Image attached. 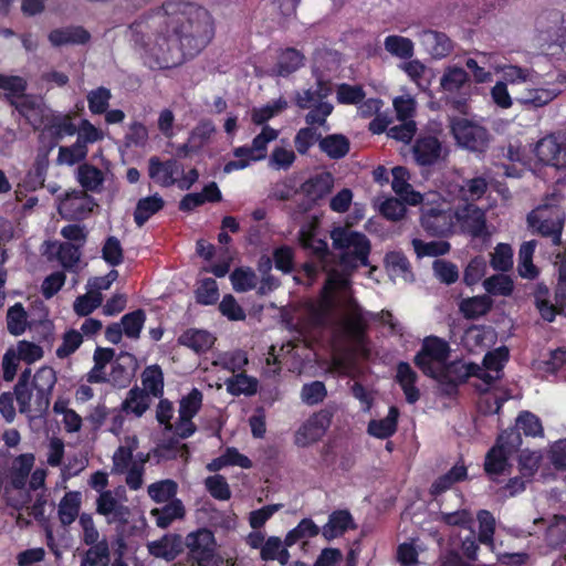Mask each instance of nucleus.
<instances>
[{
	"label": "nucleus",
	"mask_w": 566,
	"mask_h": 566,
	"mask_svg": "<svg viewBox=\"0 0 566 566\" xmlns=\"http://www.w3.org/2000/svg\"><path fill=\"white\" fill-rule=\"evenodd\" d=\"M150 70H170L193 60L212 42L216 24L203 7L166 0L129 25Z\"/></svg>",
	"instance_id": "f257e3e1"
},
{
	"label": "nucleus",
	"mask_w": 566,
	"mask_h": 566,
	"mask_svg": "<svg viewBox=\"0 0 566 566\" xmlns=\"http://www.w3.org/2000/svg\"><path fill=\"white\" fill-rule=\"evenodd\" d=\"M331 239L334 249L343 251L339 262L344 268L357 269L358 265H369L371 244L366 234L337 227L331 231Z\"/></svg>",
	"instance_id": "f03ea898"
},
{
	"label": "nucleus",
	"mask_w": 566,
	"mask_h": 566,
	"mask_svg": "<svg viewBox=\"0 0 566 566\" xmlns=\"http://www.w3.org/2000/svg\"><path fill=\"white\" fill-rule=\"evenodd\" d=\"M187 548L186 562L189 566H221L222 557L218 553L214 533L200 527L185 537Z\"/></svg>",
	"instance_id": "7ed1b4c3"
},
{
	"label": "nucleus",
	"mask_w": 566,
	"mask_h": 566,
	"mask_svg": "<svg viewBox=\"0 0 566 566\" xmlns=\"http://www.w3.org/2000/svg\"><path fill=\"white\" fill-rule=\"evenodd\" d=\"M440 87L451 96L452 107L460 113H465L468 102L472 95V82L469 73L457 65L444 69L440 78Z\"/></svg>",
	"instance_id": "20e7f679"
},
{
	"label": "nucleus",
	"mask_w": 566,
	"mask_h": 566,
	"mask_svg": "<svg viewBox=\"0 0 566 566\" xmlns=\"http://www.w3.org/2000/svg\"><path fill=\"white\" fill-rule=\"evenodd\" d=\"M527 224L533 233L549 239L553 245H563L562 233L565 214L558 210H533L527 214Z\"/></svg>",
	"instance_id": "39448f33"
},
{
	"label": "nucleus",
	"mask_w": 566,
	"mask_h": 566,
	"mask_svg": "<svg viewBox=\"0 0 566 566\" xmlns=\"http://www.w3.org/2000/svg\"><path fill=\"white\" fill-rule=\"evenodd\" d=\"M450 346L447 340L438 336H428L423 339L420 350L413 358L415 365L427 376L436 377L437 369L433 363L444 364L450 356Z\"/></svg>",
	"instance_id": "423d86ee"
},
{
	"label": "nucleus",
	"mask_w": 566,
	"mask_h": 566,
	"mask_svg": "<svg viewBox=\"0 0 566 566\" xmlns=\"http://www.w3.org/2000/svg\"><path fill=\"white\" fill-rule=\"evenodd\" d=\"M451 129L460 146L478 153H484L486 150L490 134L483 126L465 118H460L452 123Z\"/></svg>",
	"instance_id": "0eeeda50"
},
{
	"label": "nucleus",
	"mask_w": 566,
	"mask_h": 566,
	"mask_svg": "<svg viewBox=\"0 0 566 566\" xmlns=\"http://www.w3.org/2000/svg\"><path fill=\"white\" fill-rule=\"evenodd\" d=\"M537 160L557 169L566 168V138L559 134H549L541 138L534 148Z\"/></svg>",
	"instance_id": "6e6552de"
},
{
	"label": "nucleus",
	"mask_w": 566,
	"mask_h": 566,
	"mask_svg": "<svg viewBox=\"0 0 566 566\" xmlns=\"http://www.w3.org/2000/svg\"><path fill=\"white\" fill-rule=\"evenodd\" d=\"M334 177L329 171L315 174L306 179L300 187L301 192L306 197L298 209L302 212L312 210L322 199L332 192Z\"/></svg>",
	"instance_id": "1a4fd4ad"
},
{
	"label": "nucleus",
	"mask_w": 566,
	"mask_h": 566,
	"mask_svg": "<svg viewBox=\"0 0 566 566\" xmlns=\"http://www.w3.org/2000/svg\"><path fill=\"white\" fill-rule=\"evenodd\" d=\"M333 415L322 409L311 416L296 431L295 444L305 448L318 441L329 428Z\"/></svg>",
	"instance_id": "9d476101"
},
{
	"label": "nucleus",
	"mask_w": 566,
	"mask_h": 566,
	"mask_svg": "<svg viewBox=\"0 0 566 566\" xmlns=\"http://www.w3.org/2000/svg\"><path fill=\"white\" fill-rule=\"evenodd\" d=\"M56 380V373L50 366H43L34 374L31 385L36 391L34 409L39 416H43L48 412Z\"/></svg>",
	"instance_id": "9b49d317"
},
{
	"label": "nucleus",
	"mask_w": 566,
	"mask_h": 566,
	"mask_svg": "<svg viewBox=\"0 0 566 566\" xmlns=\"http://www.w3.org/2000/svg\"><path fill=\"white\" fill-rule=\"evenodd\" d=\"M34 463L35 455L31 452L14 457L6 471V490L8 491L9 488H11L13 490L24 491Z\"/></svg>",
	"instance_id": "f8f14e48"
},
{
	"label": "nucleus",
	"mask_w": 566,
	"mask_h": 566,
	"mask_svg": "<svg viewBox=\"0 0 566 566\" xmlns=\"http://www.w3.org/2000/svg\"><path fill=\"white\" fill-rule=\"evenodd\" d=\"M546 20L557 24L556 28H547L539 31V39L543 46L546 45L547 51L555 55L563 52L566 55V19L559 12L552 11L547 14Z\"/></svg>",
	"instance_id": "ddd939ff"
},
{
	"label": "nucleus",
	"mask_w": 566,
	"mask_h": 566,
	"mask_svg": "<svg viewBox=\"0 0 566 566\" xmlns=\"http://www.w3.org/2000/svg\"><path fill=\"white\" fill-rule=\"evenodd\" d=\"M391 188L402 201L410 206H418L422 202V195L416 191L409 184L410 174L406 167H394L391 170Z\"/></svg>",
	"instance_id": "4468645a"
},
{
	"label": "nucleus",
	"mask_w": 566,
	"mask_h": 566,
	"mask_svg": "<svg viewBox=\"0 0 566 566\" xmlns=\"http://www.w3.org/2000/svg\"><path fill=\"white\" fill-rule=\"evenodd\" d=\"M179 165L176 159L160 160L153 156L148 160V175L156 184L168 188L176 184L175 175L179 171Z\"/></svg>",
	"instance_id": "2eb2a0df"
},
{
	"label": "nucleus",
	"mask_w": 566,
	"mask_h": 566,
	"mask_svg": "<svg viewBox=\"0 0 566 566\" xmlns=\"http://www.w3.org/2000/svg\"><path fill=\"white\" fill-rule=\"evenodd\" d=\"M423 230L431 237H447L452 232V218L449 212L430 209L420 218Z\"/></svg>",
	"instance_id": "dca6fc26"
},
{
	"label": "nucleus",
	"mask_w": 566,
	"mask_h": 566,
	"mask_svg": "<svg viewBox=\"0 0 566 566\" xmlns=\"http://www.w3.org/2000/svg\"><path fill=\"white\" fill-rule=\"evenodd\" d=\"M412 153L418 165L431 166L440 158L441 143L434 136L419 137L413 144Z\"/></svg>",
	"instance_id": "f3484780"
},
{
	"label": "nucleus",
	"mask_w": 566,
	"mask_h": 566,
	"mask_svg": "<svg viewBox=\"0 0 566 566\" xmlns=\"http://www.w3.org/2000/svg\"><path fill=\"white\" fill-rule=\"evenodd\" d=\"M418 380L417 373L407 361H399L396 367L395 381L400 386L406 401L410 405L416 403L420 399V390L416 386Z\"/></svg>",
	"instance_id": "a211bd4d"
},
{
	"label": "nucleus",
	"mask_w": 566,
	"mask_h": 566,
	"mask_svg": "<svg viewBox=\"0 0 566 566\" xmlns=\"http://www.w3.org/2000/svg\"><path fill=\"white\" fill-rule=\"evenodd\" d=\"M356 524L349 511L337 510L331 513L322 534L327 541L343 536L348 530H355Z\"/></svg>",
	"instance_id": "6ab92c4d"
},
{
	"label": "nucleus",
	"mask_w": 566,
	"mask_h": 566,
	"mask_svg": "<svg viewBox=\"0 0 566 566\" xmlns=\"http://www.w3.org/2000/svg\"><path fill=\"white\" fill-rule=\"evenodd\" d=\"M48 38L53 46L86 44L91 40V33L81 25H70L52 30Z\"/></svg>",
	"instance_id": "aec40b11"
},
{
	"label": "nucleus",
	"mask_w": 566,
	"mask_h": 566,
	"mask_svg": "<svg viewBox=\"0 0 566 566\" xmlns=\"http://www.w3.org/2000/svg\"><path fill=\"white\" fill-rule=\"evenodd\" d=\"M177 342L179 345L185 346L197 354H202L211 349L216 338L207 331L188 328L179 335Z\"/></svg>",
	"instance_id": "412c9836"
},
{
	"label": "nucleus",
	"mask_w": 566,
	"mask_h": 566,
	"mask_svg": "<svg viewBox=\"0 0 566 566\" xmlns=\"http://www.w3.org/2000/svg\"><path fill=\"white\" fill-rule=\"evenodd\" d=\"M305 63V55L295 48H285L279 53L277 62L275 64V72L279 76L286 77Z\"/></svg>",
	"instance_id": "4be33fe9"
},
{
	"label": "nucleus",
	"mask_w": 566,
	"mask_h": 566,
	"mask_svg": "<svg viewBox=\"0 0 566 566\" xmlns=\"http://www.w3.org/2000/svg\"><path fill=\"white\" fill-rule=\"evenodd\" d=\"M399 409L391 406L388 415L379 420H370L367 431L370 436L378 439H388L394 436L398 428Z\"/></svg>",
	"instance_id": "5701e85b"
},
{
	"label": "nucleus",
	"mask_w": 566,
	"mask_h": 566,
	"mask_svg": "<svg viewBox=\"0 0 566 566\" xmlns=\"http://www.w3.org/2000/svg\"><path fill=\"white\" fill-rule=\"evenodd\" d=\"M185 506L179 499H175L163 507H156L150 511V515L155 518L156 525L160 528H167L176 520L185 516Z\"/></svg>",
	"instance_id": "b1692460"
},
{
	"label": "nucleus",
	"mask_w": 566,
	"mask_h": 566,
	"mask_svg": "<svg viewBox=\"0 0 566 566\" xmlns=\"http://www.w3.org/2000/svg\"><path fill=\"white\" fill-rule=\"evenodd\" d=\"M165 207L164 199L155 193L137 201L134 210V221L137 227H143L154 214Z\"/></svg>",
	"instance_id": "393cba45"
},
{
	"label": "nucleus",
	"mask_w": 566,
	"mask_h": 566,
	"mask_svg": "<svg viewBox=\"0 0 566 566\" xmlns=\"http://www.w3.org/2000/svg\"><path fill=\"white\" fill-rule=\"evenodd\" d=\"M45 479L46 471L44 469L38 468L34 471H31L27 484L29 486V490H24V493L21 494L19 497H7V505L17 511L22 510L31 501L30 491H36L39 489L44 488Z\"/></svg>",
	"instance_id": "a878e982"
},
{
	"label": "nucleus",
	"mask_w": 566,
	"mask_h": 566,
	"mask_svg": "<svg viewBox=\"0 0 566 566\" xmlns=\"http://www.w3.org/2000/svg\"><path fill=\"white\" fill-rule=\"evenodd\" d=\"M226 386L227 391L234 397H239L241 395L253 396L258 392L259 380L255 377L241 371L228 378L226 380Z\"/></svg>",
	"instance_id": "bb28decb"
},
{
	"label": "nucleus",
	"mask_w": 566,
	"mask_h": 566,
	"mask_svg": "<svg viewBox=\"0 0 566 566\" xmlns=\"http://www.w3.org/2000/svg\"><path fill=\"white\" fill-rule=\"evenodd\" d=\"M150 406V398L145 390L135 386L128 390L126 398L122 402V411L126 415L142 417Z\"/></svg>",
	"instance_id": "cd10ccee"
},
{
	"label": "nucleus",
	"mask_w": 566,
	"mask_h": 566,
	"mask_svg": "<svg viewBox=\"0 0 566 566\" xmlns=\"http://www.w3.org/2000/svg\"><path fill=\"white\" fill-rule=\"evenodd\" d=\"M368 323L359 307L344 322L345 335L356 344H364L367 338Z\"/></svg>",
	"instance_id": "c85d7f7f"
},
{
	"label": "nucleus",
	"mask_w": 566,
	"mask_h": 566,
	"mask_svg": "<svg viewBox=\"0 0 566 566\" xmlns=\"http://www.w3.org/2000/svg\"><path fill=\"white\" fill-rule=\"evenodd\" d=\"M424 43L434 59L448 56L453 51L451 39L443 32L428 30L423 33Z\"/></svg>",
	"instance_id": "c756f323"
},
{
	"label": "nucleus",
	"mask_w": 566,
	"mask_h": 566,
	"mask_svg": "<svg viewBox=\"0 0 566 566\" xmlns=\"http://www.w3.org/2000/svg\"><path fill=\"white\" fill-rule=\"evenodd\" d=\"M319 149L331 159H340L349 153L350 143L345 135L331 134L321 138Z\"/></svg>",
	"instance_id": "7c9ffc66"
},
{
	"label": "nucleus",
	"mask_w": 566,
	"mask_h": 566,
	"mask_svg": "<svg viewBox=\"0 0 566 566\" xmlns=\"http://www.w3.org/2000/svg\"><path fill=\"white\" fill-rule=\"evenodd\" d=\"M81 509V493L70 491L61 499L57 515L63 526L71 525L78 516Z\"/></svg>",
	"instance_id": "2f4dec72"
},
{
	"label": "nucleus",
	"mask_w": 566,
	"mask_h": 566,
	"mask_svg": "<svg viewBox=\"0 0 566 566\" xmlns=\"http://www.w3.org/2000/svg\"><path fill=\"white\" fill-rule=\"evenodd\" d=\"M512 454L502 449L500 444H494L485 454L484 471L494 480V476L503 474L509 465V458Z\"/></svg>",
	"instance_id": "473e14b6"
},
{
	"label": "nucleus",
	"mask_w": 566,
	"mask_h": 566,
	"mask_svg": "<svg viewBox=\"0 0 566 566\" xmlns=\"http://www.w3.org/2000/svg\"><path fill=\"white\" fill-rule=\"evenodd\" d=\"M96 512L103 516L113 515L114 521H123L128 514V509L120 504L111 491H102L96 501Z\"/></svg>",
	"instance_id": "72a5a7b5"
},
{
	"label": "nucleus",
	"mask_w": 566,
	"mask_h": 566,
	"mask_svg": "<svg viewBox=\"0 0 566 566\" xmlns=\"http://www.w3.org/2000/svg\"><path fill=\"white\" fill-rule=\"evenodd\" d=\"M142 384L149 396L161 398L164 395V373L159 365L147 366L142 374Z\"/></svg>",
	"instance_id": "f704fd0d"
},
{
	"label": "nucleus",
	"mask_w": 566,
	"mask_h": 566,
	"mask_svg": "<svg viewBox=\"0 0 566 566\" xmlns=\"http://www.w3.org/2000/svg\"><path fill=\"white\" fill-rule=\"evenodd\" d=\"M385 266L391 277H412L411 266L408 258L400 251H391L385 255Z\"/></svg>",
	"instance_id": "c9c22d12"
},
{
	"label": "nucleus",
	"mask_w": 566,
	"mask_h": 566,
	"mask_svg": "<svg viewBox=\"0 0 566 566\" xmlns=\"http://www.w3.org/2000/svg\"><path fill=\"white\" fill-rule=\"evenodd\" d=\"M492 331L484 325H472L468 327L462 337V344L469 352L488 346Z\"/></svg>",
	"instance_id": "e433bc0d"
},
{
	"label": "nucleus",
	"mask_w": 566,
	"mask_h": 566,
	"mask_svg": "<svg viewBox=\"0 0 566 566\" xmlns=\"http://www.w3.org/2000/svg\"><path fill=\"white\" fill-rule=\"evenodd\" d=\"M555 265L558 271L555 301L560 312L566 315V245L555 254Z\"/></svg>",
	"instance_id": "4c0bfd02"
},
{
	"label": "nucleus",
	"mask_w": 566,
	"mask_h": 566,
	"mask_svg": "<svg viewBox=\"0 0 566 566\" xmlns=\"http://www.w3.org/2000/svg\"><path fill=\"white\" fill-rule=\"evenodd\" d=\"M492 306L491 300L486 296H473L460 302L459 308L468 319H475L485 315Z\"/></svg>",
	"instance_id": "58836bf2"
},
{
	"label": "nucleus",
	"mask_w": 566,
	"mask_h": 566,
	"mask_svg": "<svg viewBox=\"0 0 566 566\" xmlns=\"http://www.w3.org/2000/svg\"><path fill=\"white\" fill-rule=\"evenodd\" d=\"M80 185L88 191H98L104 182L103 171L90 164H83L77 169Z\"/></svg>",
	"instance_id": "ea45409f"
},
{
	"label": "nucleus",
	"mask_w": 566,
	"mask_h": 566,
	"mask_svg": "<svg viewBox=\"0 0 566 566\" xmlns=\"http://www.w3.org/2000/svg\"><path fill=\"white\" fill-rule=\"evenodd\" d=\"M178 484L171 479H165L148 486V495L156 503H166L176 499Z\"/></svg>",
	"instance_id": "a19ab883"
},
{
	"label": "nucleus",
	"mask_w": 566,
	"mask_h": 566,
	"mask_svg": "<svg viewBox=\"0 0 566 566\" xmlns=\"http://www.w3.org/2000/svg\"><path fill=\"white\" fill-rule=\"evenodd\" d=\"M28 327V314L21 303L10 306L7 312V328L13 336L22 335Z\"/></svg>",
	"instance_id": "79ce46f5"
},
{
	"label": "nucleus",
	"mask_w": 566,
	"mask_h": 566,
	"mask_svg": "<svg viewBox=\"0 0 566 566\" xmlns=\"http://www.w3.org/2000/svg\"><path fill=\"white\" fill-rule=\"evenodd\" d=\"M111 560L109 545L106 539L90 547L82 562L81 566H108Z\"/></svg>",
	"instance_id": "37998d69"
},
{
	"label": "nucleus",
	"mask_w": 566,
	"mask_h": 566,
	"mask_svg": "<svg viewBox=\"0 0 566 566\" xmlns=\"http://www.w3.org/2000/svg\"><path fill=\"white\" fill-rule=\"evenodd\" d=\"M319 534V527L312 518H303L300 523L287 532L284 538V545L287 547L293 546L298 541L305 537H315Z\"/></svg>",
	"instance_id": "c03bdc74"
},
{
	"label": "nucleus",
	"mask_w": 566,
	"mask_h": 566,
	"mask_svg": "<svg viewBox=\"0 0 566 566\" xmlns=\"http://www.w3.org/2000/svg\"><path fill=\"white\" fill-rule=\"evenodd\" d=\"M279 136V132L269 125H264L261 133L258 134L250 146L254 151L255 157H252L253 161H261L266 158L269 143L275 140Z\"/></svg>",
	"instance_id": "a18cd8bd"
},
{
	"label": "nucleus",
	"mask_w": 566,
	"mask_h": 566,
	"mask_svg": "<svg viewBox=\"0 0 566 566\" xmlns=\"http://www.w3.org/2000/svg\"><path fill=\"white\" fill-rule=\"evenodd\" d=\"M44 129L56 140L61 139L64 135L73 136L77 132V127L70 115L53 116Z\"/></svg>",
	"instance_id": "49530a36"
},
{
	"label": "nucleus",
	"mask_w": 566,
	"mask_h": 566,
	"mask_svg": "<svg viewBox=\"0 0 566 566\" xmlns=\"http://www.w3.org/2000/svg\"><path fill=\"white\" fill-rule=\"evenodd\" d=\"M385 49L391 55L400 59H410L413 55V43L410 39L400 35H388L385 39Z\"/></svg>",
	"instance_id": "de8ad7c7"
},
{
	"label": "nucleus",
	"mask_w": 566,
	"mask_h": 566,
	"mask_svg": "<svg viewBox=\"0 0 566 566\" xmlns=\"http://www.w3.org/2000/svg\"><path fill=\"white\" fill-rule=\"evenodd\" d=\"M202 392L192 388L191 391L181 398L179 401V416L181 420L192 419L201 409L202 406Z\"/></svg>",
	"instance_id": "09e8293b"
},
{
	"label": "nucleus",
	"mask_w": 566,
	"mask_h": 566,
	"mask_svg": "<svg viewBox=\"0 0 566 566\" xmlns=\"http://www.w3.org/2000/svg\"><path fill=\"white\" fill-rule=\"evenodd\" d=\"M146 321L145 311L135 310L122 317V328L128 338H138Z\"/></svg>",
	"instance_id": "8fccbe9b"
},
{
	"label": "nucleus",
	"mask_w": 566,
	"mask_h": 566,
	"mask_svg": "<svg viewBox=\"0 0 566 566\" xmlns=\"http://www.w3.org/2000/svg\"><path fill=\"white\" fill-rule=\"evenodd\" d=\"M235 292H248L256 286V275L250 268H237L230 275Z\"/></svg>",
	"instance_id": "3c124183"
},
{
	"label": "nucleus",
	"mask_w": 566,
	"mask_h": 566,
	"mask_svg": "<svg viewBox=\"0 0 566 566\" xmlns=\"http://www.w3.org/2000/svg\"><path fill=\"white\" fill-rule=\"evenodd\" d=\"M516 428L526 437L543 436V426L541 419L531 411H521L516 418Z\"/></svg>",
	"instance_id": "603ef678"
},
{
	"label": "nucleus",
	"mask_w": 566,
	"mask_h": 566,
	"mask_svg": "<svg viewBox=\"0 0 566 566\" xmlns=\"http://www.w3.org/2000/svg\"><path fill=\"white\" fill-rule=\"evenodd\" d=\"M86 98L90 112L94 115H102L109 106L112 93L107 87L99 86L90 91Z\"/></svg>",
	"instance_id": "864d4df0"
},
{
	"label": "nucleus",
	"mask_w": 566,
	"mask_h": 566,
	"mask_svg": "<svg viewBox=\"0 0 566 566\" xmlns=\"http://www.w3.org/2000/svg\"><path fill=\"white\" fill-rule=\"evenodd\" d=\"M149 551L155 557L163 558L167 562H172L181 553V545L177 539L169 541L167 538H163L160 541L154 542L150 545Z\"/></svg>",
	"instance_id": "5fc2aeb1"
},
{
	"label": "nucleus",
	"mask_w": 566,
	"mask_h": 566,
	"mask_svg": "<svg viewBox=\"0 0 566 566\" xmlns=\"http://www.w3.org/2000/svg\"><path fill=\"white\" fill-rule=\"evenodd\" d=\"M491 266L499 272H507L513 268V249L507 243H499L492 253Z\"/></svg>",
	"instance_id": "6e6d98bb"
},
{
	"label": "nucleus",
	"mask_w": 566,
	"mask_h": 566,
	"mask_svg": "<svg viewBox=\"0 0 566 566\" xmlns=\"http://www.w3.org/2000/svg\"><path fill=\"white\" fill-rule=\"evenodd\" d=\"M344 283L345 282L339 277L329 275L322 287L318 306L323 310L333 312L336 307L335 291Z\"/></svg>",
	"instance_id": "4d7b16f0"
},
{
	"label": "nucleus",
	"mask_w": 566,
	"mask_h": 566,
	"mask_svg": "<svg viewBox=\"0 0 566 566\" xmlns=\"http://www.w3.org/2000/svg\"><path fill=\"white\" fill-rule=\"evenodd\" d=\"M479 534L478 539L480 543L493 546V537L495 533V518L488 510H480L478 512Z\"/></svg>",
	"instance_id": "13d9d810"
},
{
	"label": "nucleus",
	"mask_w": 566,
	"mask_h": 566,
	"mask_svg": "<svg viewBox=\"0 0 566 566\" xmlns=\"http://www.w3.org/2000/svg\"><path fill=\"white\" fill-rule=\"evenodd\" d=\"M366 93L361 85L342 83L337 86L336 98L343 105H357L365 99Z\"/></svg>",
	"instance_id": "bf43d9fd"
},
{
	"label": "nucleus",
	"mask_w": 566,
	"mask_h": 566,
	"mask_svg": "<svg viewBox=\"0 0 566 566\" xmlns=\"http://www.w3.org/2000/svg\"><path fill=\"white\" fill-rule=\"evenodd\" d=\"M436 277L446 285H451L459 280L457 264L444 259H437L432 263Z\"/></svg>",
	"instance_id": "052dcab7"
},
{
	"label": "nucleus",
	"mask_w": 566,
	"mask_h": 566,
	"mask_svg": "<svg viewBox=\"0 0 566 566\" xmlns=\"http://www.w3.org/2000/svg\"><path fill=\"white\" fill-rule=\"evenodd\" d=\"M483 285L486 292L492 295L509 296L514 290L512 279L504 274H494L488 277Z\"/></svg>",
	"instance_id": "680f3d73"
},
{
	"label": "nucleus",
	"mask_w": 566,
	"mask_h": 566,
	"mask_svg": "<svg viewBox=\"0 0 566 566\" xmlns=\"http://www.w3.org/2000/svg\"><path fill=\"white\" fill-rule=\"evenodd\" d=\"M102 302V293L88 291L86 294L76 297L73 308L78 316H87L93 313Z\"/></svg>",
	"instance_id": "e2e57ef3"
},
{
	"label": "nucleus",
	"mask_w": 566,
	"mask_h": 566,
	"mask_svg": "<svg viewBox=\"0 0 566 566\" xmlns=\"http://www.w3.org/2000/svg\"><path fill=\"white\" fill-rule=\"evenodd\" d=\"M82 343V333L71 328L63 334L62 344L56 348L55 354L60 359L67 358L80 348Z\"/></svg>",
	"instance_id": "0e129e2a"
},
{
	"label": "nucleus",
	"mask_w": 566,
	"mask_h": 566,
	"mask_svg": "<svg viewBox=\"0 0 566 566\" xmlns=\"http://www.w3.org/2000/svg\"><path fill=\"white\" fill-rule=\"evenodd\" d=\"M295 254L293 248L283 244L273 250V262L276 270L284 274L294 271Z\"/></svg>",
	"instance_id": "69168bd1"
},
{
	"label": "nucleus",
	"mask_w": 566,
	"mask_h": 566,
	"mask_svg": "<svg viewBox=\"0 0 566 566\" xmlns=\"http://www.w3.org/2000/svg\"><path fill=\"white\" fill-rule=\"evenodd\" d=\"M322 138L315 127H303L297 130L294 137L295 149L300 155H306L311 147Z\"/></svg>",
	"instance_id": "338daca9"
},
{
	"label": "nucleus",
	"mask_w": 566,
	"mask_h": 566,
	"mask_svg": "<svg viewBox=\"0 0 566 566\" xmlns=\"http://www.w3.org/2000/svg\"><path fill=\"white\" fill-rule=\"evenodd\" d=\"M379 212L387 220L399 221L406 216V202L400 198L389 197L380 203Z\"/></svg>",
	"instance_id": "774afa93"
}]
</instances>
